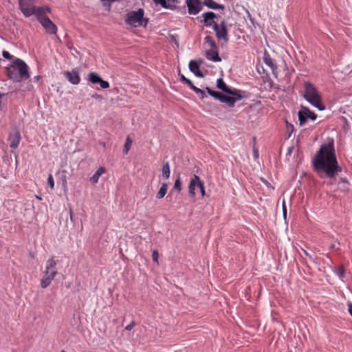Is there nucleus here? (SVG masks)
Wrapping results in <instances>:
<instances>
[{"label": "nucleus", "instance_id": "1", "mask_svg": "<svg viewBox=\"0 0 352 352\" xmlns=\"http://www.w3.org/2000/svg\"><path fill=\"white\" fill-rule=\"evenodd\" d=\"M311 164L314 171L320 179H329L328 184H333L331 181L342 171L336 157L333 138H328L327 143L320 145Z\"/></svg>", "mask_w": 352, "mask_h": 352}, {"label": "nucleus", "instance_id": "2", "mask_svg": "<svg viewBox=\"0 0 352 352\" xmlns=\"http://www.w3.org/2000/svg\"><path fill=\"white\" fill-rule=\"evenodd\" d=\"M7 77L14 82H20L30 78L29 67L21 59L16 58L6 67Z\"/></svg>", "mask_w": 352, "mask_h": 352}, {"label": "nucleus", "instance_id": "3", "mask_svg": "<svg viewBox=\"0 0 352 352\" xmlns=\"http://www.w3.org/2000/svg\"><path fill=\"white\" fill-rule=\"evenodd\" d=\"M304 98L318 110H324L325 105L322 104L321 96L316 86L310 82H306L304 84Z\"/></svg>", "mask_w": 352, "mask_h": 352}, {"label": "nucleus", "instance_id": "4", "mask_svg": "<svg viewBox=\"0 0 352 352\" xmlns=\"http://www.w3.org/2000/svg\"><path fill=\"white\" fill-rule=\"evenodd\" d=\"M124 22L126 24L136 27L146 28L149 19L144 17V10L138 8V10H132L127 12L124 16Z\"/></svg>", "mask_w": 352, "mask_h": 352}, {"label": "nucleus", "instance_id": "5", "mask_svg": "<svg viewBox=\"0 0 352 352\" xmlns=\"http://www.w3.org/2000/svg\"><path fill=\"white\" fill-rule=\"evenodd\" d=\"M216 86L217 89L221 90L223 93L229 96L230 98H232L236 102L241 100L245 98V96L242 94L245 92V91L228 87L222 78L217 79Z\"/></svg>", "mask_w": 352, "mask_h": 352}, {"label": "nucleus", "instance_id": "6", "mask_svg": "<svg viewBox=\"0 0 352 352\" xmlns=\"http://www.w3.org/2000/svg\"><path fill=\"white\" fill-rule=\"evenodd\" d=\"M206 91L212 98L216 100H218L222 103L226 104L229 107H234L236 103L232 98H230L229 96L226 95L222 91H214L211 88L206 87L205 88Z\"/></svg>", "mask_w": 352, "mask_h": 352}, {"label": "nucleus", "instance_id": "7", "mask_svg": "<svg viewBox=\"0 0 352 352\" xmlns=\"http://www.w3.org/2000/svg\"><path fill=\"white\" fill-rule=\"evenodd\" d=\"M298 117L300 126H303L307 122L309 119L311 121H315L317 118V115L308 107L301 106L300 110L298 112Z\"/></svg>", "mask_w": 352, "mask_h": 352}, {"label": "nucleus", "instance_id": "8", "mask_svg": "<svg viewBox=\"0 0 352 352\" xmlns=\"http://www.w3.org/2000/svg\"><path fill=\"white\" fill-rule=\"evenodd\" d=\"M218 41L223 40L225 43L229 41L228 30L226 23L222 20L220 23L214 24L212 28Z\"/></svg>", "mask_w": 352, "mask_h": 352}, {"label": "nucleus", "instance_id": "9", "mask_svg": "<svg viewBox=\"0 0 352 352\" xmlns=\"http://www.w3.org/2000/svg\"><path fill=\"white\" fill-rule=\"evenodd\" d=\"M19 10L25 17L33 15L36 0H18Z\"/></svg>", "mask_w": 352, "mask_h": 352}, {"label": "nucleus", "instance_id": "10", "mask_svg": "<svg viewBox=\"0 0 352 352\" xmlns=\"http://www.w3.org/2000/svg\"><path fill=\"white\" fill-rule=\"evenodd\" d=\"M37 21L41 23L48 34L54 35L57 33V26L49 17H38Z\"/></svg>", "mask_w": 352, "mask_h": 352}, {"label": "nucleus", "instance_id": "11", "mask_svg": "<svg viewBox=\"0 0 352 352\" xmlns=\"http://www.w3.org/2000/svg\"><path fill=\"white\" fill-rule=\"evenodd\" d=\"M87 80L90 83L93 85H100V87L102 89H107L109 87V82L104 80L102 77L96 72H91L89 73Z\"/></svg>", "mask_w": 352, "mask_h": 352}, {"label": "nucleus", "instance_id": "12", "mask_svg": "<svg viewBox=\"0 0 352 352\" xmlns=\"http://www.w3.org/2000/svg\"><path fill=\"white\" fill-rule=\"evenodd\" d=\"M204 63V59L199 58L197 60H191L188 64L190 71L193 73L197 77L204 78V74L200 70V66Z\"/></svg>", "mask_w": 352, "mask_h": 352}, {"label": "nucleus", "instance_id": "13", "mask_svg": "<svg viewBox=\"0 0 352 352\" xmlns=\"http://www.w3.org/2000/svg\"><path fill=\"white\" fill-rule=\"evenodd\" d=\"M186 4L188 12L192 15L197 14L203 8L200 0H186Z\"/></svg>", "mask_w": 352, "mask_h": 352}, {"label": "nucleus", "instance_id": "14", "mask_svg": "<svg viewBox=\"0 0 352 352\" xmlns=\"http://www.w3.org/2000/svg\"><path fill=\"white\" fill-rule=\"evenodd\" d=\"M203 20L201 22H203L206 27H211L214 28V24H217V22L214 21L215 19L219 17V14L213 12H206L202 14Z\"/></svg>", "mask_w": 352, "mask_h": 352}, {"label": "nucleus", "instance_id": "15", "mask_svg": "<svg viewBox=\"0 0 352 352\" xmlns=\"http://www.w3.org/2000/svg\"><path fill=\"white\" fill-rule=\"evenodd\" d=\"M64 76L72 85H78L80 82V77L78 68H74L72 71L65 72Z\"/></svg>", "mask_w": 352, "mask_h": 352}, {"label": "nucleus", "instance_id": "16", "mask_svg": "<svg viewBox=\"0 0 352 352\" xmlns=\"http://www.w3.org/2000/svg\"><path fill=\"white\" fill-rule=\"evenodd\" d=\"M155 5L161 6L163 8L175 10L179 9L176 6L179 3V0H153Z\"/></svg>", "mask_w": 352, "mask_h": 352}, {"label": "nucleus", "instance_id": "17", "mask_svg": "<svg viewBox=\"0 0 352 352\" xmlns=\"http://www.w3.org/2000/svg\"><path fill=\"white\" fill-rule=\"evenodd\" d=\"M58 272L45 270L44 276L41 280V287L43 289L47 288L52 283V280L57 275Z\"/></svg>", "mask_w": 352, "mask_h": 352}, {"label": "nucleus", "instance_id": "18", "mask_svg": "<svg viewBox=\"0 0 352 352\" xmlns=\"http://www.w3.org/2000/svg\"><path fill=\"white\" fill-rule=\"evenodd\" d=\"M263 61L267 66H269L271 68L273 75L276 78H277V76H278L277 65H276L274 60L270 57V55L268 54V52L266 50H265V52L263 54Z\"/></svg>", "mask_w": 352, "mask_h": 352}, {"label": "nucleus", "instance_id": "19", "mask_svg": "<svg viewBox=\"0 0 352 352\" xmlns=\"http://www.w3.org/2000/svg\"><path fill=\"white\" fill-rule=\"evenodd\" d=\"M21 140V133L19 130H16L14 133H10L8 142L12 148H16L19 146Z\"/></svg>", "mask_w": 352, "mask_h": 352}, {"label": "nucleus", "instance_id": "20", "mask_svg": "<svg viewBox=\"0 0 352 352\" xmlns=\"http://www.w3.org/2000/svg\"><path fill=\"white\" fill-rule=\"evenodd\" d=\"M52 13V9L48 6H36L34 9V12L33 15L36 16L37 19L38 17L43 18V17H49L47 14H51Z\"/></svg>", "mask_w": 352, "mask_h": 352}, {"label": "nucleus", "instance_id": "21", "mask_svg": "<svg viewBox=\"0 0 352 352\" xmlns=\"http://www.w3.org/2000/svg\"><path fill=\"white\" fill-rule=\"evenodd\" d=\"M200 177L194 174L192 177L190 178V183L188 185V193L191 197H194L195 196V188L198 187Z\"/></svg>", "mask_w": 352, "mask_h": 352}, {"label": "nucleus", "instance_id": "22", "mask_svg": "<svg viewBox=\"0 0 352 352\" xmlns=\"http://www.w3.org/2000/svg\"><path fill=\"white\" fill-rule=\"evenodd\" d=\"M206 57L208 60L213 61V62H221L222 60L219 54L218 50H207L205 52Z\"/></svg>", "mask_w": 352, "mask_h": 352}, {"label": "nucleus", "instance_id": "23", "mask_svg": "<svg viewBox=\"0 0 352 352\" xmlns=\"http://www.w3.org/2000/svg\"><path fill=\"white\" fill-rule=\"evenodd\" d=\"M182 180H181L180 175L179 174L177 177V179L175 181L173 187L170 190V191L168 193V195H167L166 199L170 198L171 197V195L173 194V192L174 191H176L177 193H180V192L182 190Z\"/></svg>", "mask_w": 352, "mask_h": 352}, {"label": "nucleus", "instance_id": "24", "mask_svg": "<svg viewBox=\"0 0 352 352\" xmlns=\"http://www.w3.org/2000/svg\"><path fill=\"white\" fill-rule=\"evenodd\" d=\"M203 4L210 9L213 10H224L225 6L223 4H219L214 0H204Z\"/></svg>", "mask_w": 352, "mask_h": 352}, {"label": "nucleus", "instance_id": "25", "mask_svg": "<svg viewBox=\"0 0 352 352\" xmlns=\"http://www.w3.org/2000/svg\"><path fill=\"white\" fill-rule=\"evenodd\" d=\"M106 172V168L103 166L99 167L95 173L90 177L89 181L92 184L98 183L99 177Z\"/></svg>", "mask_w": 352, "mask_h": 352}, {"label": "nucleus", "instance_id": "26", "mask_svg": "<svg viewBox=\"0 0 352 352\" xmlns=\"http://www.w3.org/2000/svg\"><path fill=\"white\" fill-rule=\"evenodd\" d=\"M9 93L0 92V111L7 108Z\"/></svg>", "mask_w": 352, "mask_h": 352}, {"label": "nucleus", "instance_id": "27", "mask_svg": "<svg viewBox=\"0 0 352 352\" xmlns=\"http://www.w3.org/2000/svg\"><path fill=\"white\" fill-rule=\"evenodd\" d=\"M56 265H57V261L54 260V256H52L47 261V265L45 267V270H47L48 272L49 271H51V272L54 271L55 272H58L57 270H56Z\"/></svg>", "mask_w": 352, "mask_h": 352}, {"label": "nucleus", "instance_id": "28", "mask_svg": "<svg viewBox=\"0 0 352 352\" xmlns=\"http://www.w3.org/2000/svg\"><path fill=\"white\" fill-rule=\"evenodd\" d=\"M162 177L164 179H168L170 177V170L168 162H164L162 168Z\"/></svg>", "mask_w": 352, "mask_h": 352}, {"label": "nucleus", "instance_id": "29", "mask_svg": "<svg viewBox=\"0 0 352 352\" xmlns=\"http://www.w3.org/2000/svg\"><path fill=\"white\" fill-rule=\"evenodd\" d=\"M167 190H168V184L166 183H163L161 185L160 190L156 195V198L157 199H161L164 198V197L167 193Z\"/></svg>", "mask_w": 352, "mask_h": 352}, {"label": "nucleus", "instance_id": "30", "mask_svg": "<svg viewBox=\"0 0 352 352\" xmlns=\"http://www.w3.org/2000/svg\"><path fill=\"white\" fill-rule=\"evenodd\" d=\"M190 88L193 91H195V93H196L197 94H198L199 96V98L201 100H204L205 98H207V95L206 94V92H205L206 91L197 87L196 86H195L194 84Z\"/></svg>", "mask_w": 352, "mask_h": 352}, {"label": "nucleus", "instance_id": "31", "mask_svg": "<svg viewBox=\"0 0 352 352\" xmlns=\"http://www.w3.org/2000/svg\"><path fill=\"white\" fill-rule=\"evenodd\" d=\"M205 42L208 43L211 49L210 50H218L219 47L216 43V42L214 41L213 38L211 36H206L204 38Z\"/></svg>", "mask_w": 352, "mask_h": 352}, {"label": "nucleus", "instance_id": "32", "mask_svg": "<svg viewBox=\"0 0 352 352\" xmlns=\"http://www.w3.org/2000/svg\"><path fill=\"white\" fill-rule=\"evenodd\" d=\"M178 75L179 76V80L182 82L184 83V84H186L189 87H190L191 86H192L193 85V82L188 78H187L186 77H185L184 75H183L182 74H181L180 72V70H179V73H178Z\"/></svg>", "mask_w": 352, "mask_h": 352}, {"label": "nucleus", "instance_id": "33", "mask_svg": "<svg viewBox=\"0 0 352 352\" xmlns=\"http://www.w3.org/2000/svg\"><path fill=\"white\" fill-rule=\"evenodd\" d=\"M336 272L337 275L341 278H343L345 277V268L344 265H340L336 270Z\"/></svg>", "mask_w": 352, "mask_h": 352}, {"label": "nucleus", "instance_id": "34", "mask_svg": "<svg viewBox=\"0 0 352 352\" xmlns=\"http://www.w3.org/2000/svg\"><path fill=\"white\" fill-rule=\"evenodd\" d=\"M132 144V140L130 139L129 137H127L126 139V142L124 146V152L125 153H127L131 146Z\"/></svg>", "mask_w": 352, "mask_h": 352}, {"label": "nucleus", "instance_id": "35", "mask_svg": "<svg viewBox=\"0 0 352 352\" xmlns=\"http://www.w3.org/2000/svg\"><path fill=\"white\" fill-rule=\"evenodd\" d=\"M341 120H342V129L345 131H348L351 126L350 124L347 120V119L345 117L342 116Z\"/></svg>", "mask_w": 352, "mask_h": 352}, {"label": "nucleus", "instance_id": "36", "mask_svg": "<svg viewBox=\"0 0 352 352\" xmlns=\"http://www.w3.org/2000/svg\"><path fill=\"white\" fill-rule=\"evenodd\" d=\"M286 129H287V132L288 133L287 138H289L291 137L292 133L294 131V125L292 124H291V123L288 122L287 121H286Z\"/></svg>", "mask_w": 352, "mask_h": 352}, {"label": "nucleus", "instance_id": "37", "mask_svg": "<svg viewBox=\"0 0 352 352\" xmlns=\"http://www.w3.org/2000/svg\"><path fill=\"white\" fill-rule=\"evenodd\" d=\"M197 188H199V189L200 190L201 197H204L206 195V190H205L204 182L201 179H199V185H198Z\"/></svg>", "mask_w": 352, "mask_h": 352}, {"label": "nucleus", "instance_id": "38", "mask_svg": "<svg viewBox=\"0 0 352 352\" xmlns=\"http://www.w3.org/2000/svg\"><path fill=\"white\" fill-rule=\"evenodd\" d=\"M2 56L4 58L7 59V60H14V56L12 55H11L9 52L6 51V50H3L2 52Z\"/></svg>", "mask_w": 352, "mask_h": 352}, {"label": "nucleus", "instance_id": "39", "mask_svg": "<svg viewBox=\"0 0 352 352\" xmlns=\"http://www.w3.org/2000/svg\"><path fill=\"white\" fill-rule=\"evenodd\" d=\"M47 184H48V186L50 187V188L52 190L54 189V182L53 177H52V175L51 174L48 176Z\"/></svg>", "mask_w": 352, "mask_h": 352}, {"label": "nucleus", "instance_id": "40", "mask_svg": "<svg viewBox=\"0 0 352 352\" xmlns=\"http://www.w3.org/2000/svg\"><path fill=\"white\" fill-rule=\"evenodd\" d=\"M158 257H159V253L157 250H154L152 252V258L153 262H155L157 264H158Z\"/></svg>", "mask_w": 352, "mask_h": 352}, {"label": "nucleus", "instance_id": "41", "mask_svg": "<svg viewBox=\"0 0 352 352\" xmlns=\"http://www.w3.org/2000/svg\"><path fill=\"white\" fill-rule=\"evenodd\" d=\"M91 98H94V99H96V100H99V101H100V100H103V99H104V98H103V96H102V95L98 94H97V93L94 94L91 96Z\"/></svg>", "mask_w": 352, "mask_h": 352}, {"label": "nucleus", "instance_id": "42", "mask_svg": "<svg viewBox=\"0 0 352 352\" xmlns=\"http://www.w3.org/2000/svg\"><path fill=\"white\" fill-rule=\"evenodd\" d=\"M135 325H136V323L134 321H132L129 324H128L125 327V329L127 331H131Z\"/></svg>", "mask_w": 352, "mask_h": 352}, {"label": "nucleus", "instance_id": "43", "mask_svg": "<svg viewBox=\"0 0 352 352\" xmlns=\"http://www.w3.org/2000/svg\"><path fill=\"white\" fill-rule=\"evenodd\" d=\"M338 184H349V182L348 181V179L346 178V177H340L338 182Z\"/></svg>", "mask_w": 352, "mask_h": 352}, {"label": "nucleus", "instance_id": "44", "mask_svg": "<svg viewBox=\"0 0 352 352\" xmlns=\"http://www.w3.org/2000/svg\"><path fill=\"white\" fill-rule=\"evenodd\" d=\"M283 213L284 217L285 218L286 214H287V209H286L285 202H283Z\"/></svg>", "mask_w": 352, "mask_h": 352}, {"label": "nucleus", "instance_id": "45", "mask_svg": "<svg viewBox=\"0 0 352 352\" xmlns=\"http://www.w3.org/2000/svg\"><path fill=\"white\" fill-rule=\"evenodd\" d=\"M302 252H304V254H305L307 257H309L310 259H313L312 256L310 255V254H309L308 252H307V251H306L305 250H304V249H302Z\"/></svg>", "mask_w": 352, "mask_h": 352}, {"label": "nucleus", "instance_id": "46", "mask_svg": "<svg viewBox=\"0 0 352 352\" xmlns=\"http://www.w3.org/2000/svg\"><path fill=\"white\" fill-rule=\"evenodd\" d=\"M348 307H349V312L351 314V316H352V303L349 302Z\"/></svg>", "mask_w": 352, "mask_h": 352}, {"label": "nucleus", "instance_id": "47", "mask_svg": "<svg viewBox=\"0 0 352 352\" xmlns=\"http://www.w3.org/2000/svg\"><path fill=\"white\" fill-rule=\"evenodd\" d=\"M254 155L255 157H257L258 156V151L256 149H254Z\"/></svg>", "mask_w": 352, "mask_h": 352}, {"label": "nucleus", "instance_id": "48", "mask_svg": "<svg viewBox=\"0 0 352 352\" xmlns=\"http://www.w3.org/2000/svg\"><path fill=\"white\" fill-rule=\"evenodd\" d=\"M69 212H70V220H71L72 221H73L74 220H73V212H72V209H70V211H69Z\"/></svg>", "mask_w": 352, "mask_h": 352}, {"label": "nucleus", "instance_id": "49", "mask_svg": "<svg viewBox=\"0 0 352 352\" xmlns=\"http://www.w3.org/2000/svg\"><path fill=\"white\" fill-rule=\"evenodd\" d=\"M100 144L104 148L106 146V143L104 142H100Z\"/></svg>", "mask_w": 352, "mask_h": 352}, {"label": "nucleus", "instance_id": "50", "mask_svg": "<svg viewBox=\"0 0 352 352\" xmlns=\"http://www.w3.org/2000/svg\"><path fill=\"white\" fill-rule=\"evenodd\" d=\"M262 180L267 186H270V184L267 180H264V179H262Z\"/></svg>", "mask_w": 352, "mask_h": 352}, {"label": "nucleus", "instance_id": "51", "mask_svg": "<svg viewBox=\"0 0 352 352\" xmlns=\"http://www.w3.org/2000/svg\"><path fill=\"white\" fill-rule=\"evenodd\" d=\"M262 180L267 186H270V184L267 180H264V179H262Z\"/></svg>", "mask_w": 352, "mask_h": 352}, {"label": "nucleus", "instance_id": "52", "mask_svg": "<svg viewBox=\"0 0 352 352\" xmlns=\"http://www.w3.org/2000/svg\"><path fill=\"white\" fill-rule=\"evenodd\" d=\"M329 248H330L331 250H333V249H335V244H331V245L329 246Z\"/></svg>", "mask_w": 352, "mask_h": 352}, {"label": "nucleus", "instance_id": "53", "mask_svg": "<svg viewBox=\"0 0 352 352\" xmlns=\"http://www.w3.org/2000/svg\"><path fill=\"white\" fill-rule=\"evenodd\" d=\"M41 78V76H35V77H34V79H35L36 80H38Z\"/></svg>", "mask_w": 352, "mask_h": 352}, {"label": "nucleus", "instance_id": "54", "mask_svg": "<svg viewBox=\"0 0 352 352\" xmlns=\"http://www.w3.org/2000/svg\"><path fill=\"white\" fill-rule=\"evenodd\" d=\"M64 178H65V176H64ZM66 184H67L66 179H64L63 181V185H66Z\"/></svg>", "mask_w": 352, "mask_h": 352}, {"label": "nucleus", "instance_id": "55", "mask_svg": "<svg viewBox=\"0 0 352 352\" xmlns=\"http://www.w3.org/2000/svg\"><path fill=\"white\" fill-rule=\"evenodd\" d=\"M342 190L343 191H349V189H348V188H346L345 186H343Z\"/></svg>", "mask_w": 352, "mask_h": 352}, {"label": "nucleus", "instance_id": "56", "mask_svg": "<svg viewBox=\"0 0 352 352\" xmlns=\"http://www.w3.org/2000/svg\"><path fill=\"white\" fill-rule=\"evenodd\" d=\"M293 148L292 147H290L289 149H288V153H290L292 151Z\"/></svg>", "mask_w": 352, "mask_h": 352}, {"label": "nucleus", "instance_id": "57", "mask_svg": "<svg viewBox=\"0 0 352 352\" xmlns=\"http://www.w3.org/2000/svg\"><path fill=\"white\" fill-rule=\"evenodd\" d=\"M182 8L184 10V12H186V11H185V6H183Z\"/></svg>", "mask_w": 352, "mask_h": 352}, {"label": "nucleus", "instance_id": "58", "mask_svg": "<svg viewBox=\"0 0 352 352\" xmlns=\"http://www.w3.org/2000/svg\"><path fill=\"white\" fill-rule=\"evenodd\" d=\"M37 199H41L40 197H36Z\"/></svg>", "mask_w": 352, "mask_h": 352}, {"label": "nucleus", "instance_id": "59", "mask_svg": "<svg viewBox=\"0 0 352 352\" xmlns=\"http://www.w3.org/2000/svg\"><path fill=\"white\" fill-rule=\"evenodd\" d=\"M1 60H2V59L0 58V61H1Z\"/></svg>", "mask_w": 352, "mask_h": 352}]
</instances>
